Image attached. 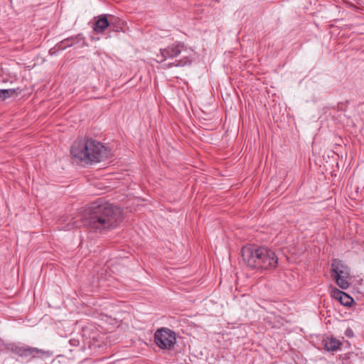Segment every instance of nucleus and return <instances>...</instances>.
Returning <instances> with one entry per match:
<instances>
[{
  "mask_svg": "<svg viewBox=\"0 0 364 364\" xmlns=\"http://www.w3.org/2000/svg\"><path fill=\"white\" fill-rule=\"evenodd\" d=\"M180 55H181L180 59H176L175 61L169 63L166 68L185 67L191 65L194 55L193 50L180 42H176L165 48L160 49V53L156 54L155 60L157 63H163L167 59L176 58Z\"/></svg>",
  "mask_w": 364,
  "mask_h": 364,
  "instance_id": "4",
  "label": "nucleus"
},
{
  "mask_svg": "<svg viewBox=\"0 0 364 364\" xmlns=\"http://www.w3.org/2000/svg\"><path fill=\"white\" fill-rule=\"evenodd\" d=\"M121 210L117 206L104 203L92 208L88 218L85 220L87 228L101 231L115 228L121 220Z\"/></svg>",
  "mask_w": 364,
  "mask_h": 364,
  "instance_id": "2",
  "label": "nucleus"
},
{
  "mask_svg": "<svg viewBox=\"0 0 364 364\" xmlns=\"http://www.w3.org/2000/svg\"><path fill=\"white\" fill-rule=\"evenodd\" d=\"M176 336L175 333L167 328H161L158 329L154 333V341L156 342L165 338H171Z\"/></svg>",
  "mask_w": 364,
  "mask_h": 364,
  "instance_id": "9",
  "label": "nucleus"
},
{
  "mask_svg": "<svg viewBox=\"0 0 364 364\" xmlns=\"http://www.w3.org/2000/svg\"><path fill=\"white\" fill-rule=\"evenodd\" d=\"M72 156L84 164L99 163L108 158L107 149L100 142L92 139L76 141L71 146Z\"/></svg>",
  "mask_w": 364,
  "mask_h": 364,
  "instance_id": "1",
  "label": "nucleus"
},
{
  "mask_svg": "<svg viewBox=\"0 0 364 364\" xmlns=\"http://www.w3.org/2000/svg\"><path fill=\"white\" fill-rule=\"evenodd\" d=\"M332 296L336 299L338 300L341 304L346 306H350L353 301V299L349 295L338 289L333 290Z\"/></svg>",
  "mask_w": 364,
  "mask_h": 364,
  "instance_id": "7",
  "label": "nucleus"
},
{
  "mask_svg": "<svg viewBox=\"0 0 364 364\" xmlns=\"http://www.w3.org/2000/svg\"><path fill=\"white\" fill-rule=\"evenodd\" d=\"M331 277L337 285L343 289H346L350 285V269L344 263L334 259L331 263Z\"/></svg>",
  "mask_w": 364,
  "mask_h": 364,
  "instance_id": "5",
  "label": "nucleus"
},
{
  "mask_svg": "<svg viewBox=\"0 0 364 364\" xmlns=\"http://www.w3.org/2000/svg\"><path fill=\"white\" fill-rule=\"evenodd\" d=\"M15 92V90L12 89L0 90V99L5 100L13 95Z\"/></svg>",
  "mask_w": 364,
  "mask_h": 364,
  "instance_id": "12",
  "label": "nucleus"
},
{
  "mask_svg": "<svg viewBox=\"0 0 364 364\" xmlns=\"http://www.w3.org/2000/svg\"><path fill=\"white\" fill-rule=\"evenodd\" d=\"M109 22L107 16L102 15L98 17V19L95 23L92 28L97 33H102L108 26Z\"/></svg>",
  "mask_w": 364,
  "mask_h": 364,
  "instance_id": "8",
  "label": "nucleus"
},
{
  "mask_svg": "<svg viewBox=\"0 0 364 364\" xmlns=\"http://www.w3.org/2000/svg\"><path fill=\"white\" fill-rule=\"evenodd\" d=\"M14 352L21 357L33 358L36 354L42 353V350L36 348L16 346L14 349Z\"/></svg>",
  "mask_w": 364,
  "mask_h": 364,
  "instance_id": "6",
  "label": "nucleus"
},
{
  "mask_svg": "<svg viewBox=\"0 0 364 364\" xmlns=\"http://www.w3.org/2000/svg\"><path fill=\"white\" fill-rule=\"evenodd\" d=\"M341 343L336 338H328L325 341L324 348L327 351H336L341 347Z\"/></svg>",
  "mask_w": 364,
  "mask_h": 364,
  "instance_id": "11",
  "label": "nucleus"
},
{
  "mask_svg": "<svg viewBox=\"0 0 364 364\" xmlns=\"http://www.w3.org/2000/svg\"><path fill=\"white\" fill-rule=\"evenodd\" d=\"M241 252L243 262L252 269L269 270L277 266V256L267 247L247 245L242 249Z\"/></svg>",
  "mask_w": 364,
  "mask_h": 364,
  "instance_id": "3",
  "label": "nucleus"
},
{
  "mask_svg": "<svg viewBox=\"0 0 364 364\" xmlns=\"http://www.w3.org/2000/svg\"><path fill=\"white\" fill-rule=\"evenodd\" d=\"M176 342V336L165 338L156 342V345L161 349L168 350L172 348Z\"/></svg>",
  "mask_w": 364,
  "mask_h": 364,
  "instance_id": "10",
  "label": "nucleus"
}]
</instances>
